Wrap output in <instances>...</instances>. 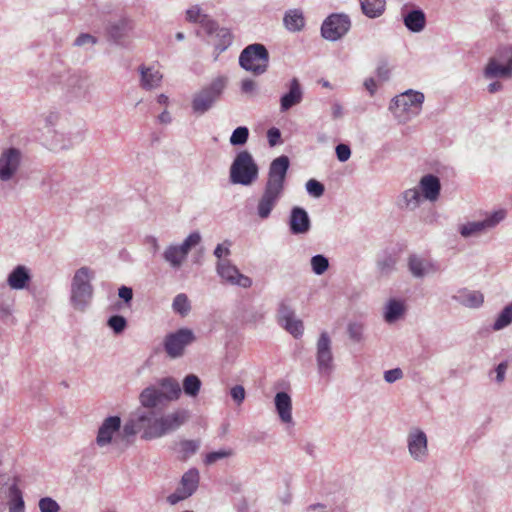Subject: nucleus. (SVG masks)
I'll return each instance as SVG.
<instances>
[{
    "label": "nucleus",
    "instance_id": "f257e3e1",
    "mask_svg": "<svg viewBox=\"0 0 512 512\" xmlns=\"http://www.w3.org/2000/svg\"><path fill=\"white\" fill-rule=\"evenodd\" d=\"M165 408L138 409L124 424V434L133 436L142 432V438L145 440L157 439L177 430L189 418V411L186 409L164 414Z\"/></svg>",
    "mask_w": 512,
    "mask_h": 512
},
{
    "label": "nucleus",
    "instance_id": "f03ea898",
    "mask_svg": "<svg viewBox=\"0 0 512 512\" xmlns=\"http://www.w3.org/2000/svg\"><path fill=\"white\" fill-rule=\"evenodd\" d=\"M290 161L285 155L275 158L269 165L268 177L257 200L256 215L261 220L271 216L284 195L286 176Z\"/></svg>",
    "mask_w": 512,
    "mask_h": 512
},
{
    "label": "nucleus",
    "instance_id": "7ed1b4c3",
    "mask_svg": "<svg viewBox=\"0 0 512 512\" xmlns=\"http://www.w3.org/2000/svg\"><path fill=\"white\" fill-rule=\"evenodd\" d=\"M182 389L180 383L173 377H163L155 385L144 388L139 395L142 408L167 407L180 398Z\"/></svg>",
    "mask_w": 512,
    "mask_h": 512
},
{
    "label": "nucleus",
    "instance_id": "20e7f679",
    "mask_svg": "<svg viewBox=\"0 0 512 512\" xmlns=\"http://www.w3.org/2000/svg\"><path fill=\"white\" fill-rule=\"evenodd\" d=\"M228 79L220 75L214 78L208 85L194 93L191 101L193 114L201 116L208 112L220 99L227 86Z\"/></svg>",
    "mask_w": 512,
    "mask_h": 512
},
{
    "label": "nucleus",
    "instance_id": "39448f33",
    "mask_svg": "<svg viewBox=\"0 0 512 512\" xmlns=\"http://www.w3.org/2000/svg\"><path fill=\"white\" fill-rule=\"evenodd\" d=\"M259 177V167L247 150L238 152L230 166L229 180L232 184L251 186Z\"/></svg>",
    "mask_w": 512,
    "mask_h": 512
},
{
    "label": "nucleus",
    "instance_id": "423d86ee",
    "mask_svg": "<svg viewBox=\"0 0 512 512\" xmlns=\"http://www.w3.org/2000/svg\"><path fill=\"white\" fill-rule=\"evenodd\" d=\"M92 278L93 272L90 268L81 267L76 270L70 291V302L75 310L84 311L90 305L93 297Z\"/></svg>",
    "mask_w": 512,
    "mask_h": 512
},
{
    "label": "nucleus",
    "instance_id": "0eeeda50",
    "mask_svg": "<svg viewBox=\"0 0 512 512\" xmlns=\"http://www.w3.org/2000/svg\"><path fill=\"white\" fill-rule=\"evenodd\" d=\"M239 65L254 75H261L268 69L269 52L263 44H250L241 51Z\"/></svg>",
    "mask_w": 512,
    "mask_h": 512
},
{
    "label": "nucleus",
    "instance_id": "6e6552de",
    "mask_svg": "<svg viewBox=\"0 0 512 512\" xmlns=\"http://www.w3.org/2000/svg\"><path fill=\"white\" fill-rule=\"evenodd\" d=\"M424 99L422 92L409 89L393 98L390 110L398 117L410 119L420 114Z\"/></svg>",
    "mask_w": 512,
    "mask_h": 512
},
{
    "label": "nucleus",
    "instance_id": "1a4fd4ad",
    "mask_svg": "<svg viewBox=\"0 0 512 512\" xmlns=\"http://www.w3.org/2000/svg\"><path fill=\"white\" fill-rule=\"evenodd\" d=\"M23 152L16 147L4 148L0 153V182L9 183L17 178L23 164Z\"/></svg>",
    "mask_w": 512,
    "mask_h": 512
},
{
    "label": "nucleus",
    "instance_id": "9d476101",
    "mask_svg": "<svg viewBox=\"0 0 512 512\" xmlns=\"http://www.w3.org/2000/svg\"><path fill=\"white\" fill-rule=\"evenodd\" d=\"M195 340V334L191 329L180 328L165 336L163 347L169 358L177 359L184 355L185 349Z\"/></svg>",
    "mask_w": 512,
    "mask_h": 512
},
{
    "label": "nucleus",
    "instance_id": "9b49d317",
    "mask_svg": "<svg viewBox=\"0 0 512 512\" xmlns=\"http://www.w3.org/2000/svg\"><path fill=\"white\" fill-rule=\"evenodd\" d=\"M316 362L321 376L329 377L332 374L334 370L332 341L326 331L320 334L316 343Z\"/></svg>",
    "mask_w": 512,
    "mask_h": 512
},
{
    "label": "nucleus",
    "instance_id": "f8f14e48",
    "mask_svg": "<svg viewBox=\"0 0 512 512\" xmlns=\"http://www.w3.org/2000/svg\"><path fill=\"white\" fill-rule=\"evenodd\" d=\"M406 444L410 457L419 463H424L428 459V437L419 427H412L407 434Z\"/></svg>",
    "mask_w": 512,
    "mask_h": 512
},
{
    "label": "nucleus",
    "instance_id": "ddd939ff",
    "mask_svg": "<svg viewBox=\"0 0 512 512\" xmlns=\"http://www.w3.org/2000/svg\"><path fill=\"white\" fill-rule=\"evenodd\" d=\"M8 498L9 512H25V503L16 480L6 475L0 476V500Z\"/></svg>",
    "mask_w": 512,
    "mask_h": 512
},
{
    "label": "nucleus",
    "instance_id": "4468645a",
    "mask_svg": "<svg viewBox=\"0 0 512 512\" xmlns=\"http://www.w3.org/2000/svg\"><path fill=\"white\" fill-rule=\"evenodd\" d=\"M351 21L345 14H332L328 16L321 26L323 38L329 41H337L350 29Z\"/></svg>",
    "mask_w": 512,
    "mask_h": 512
},
{
    "label": "nucleus",
    "instance_id": "2eb2a0df",
    "mask_svg": "<svg viewBox=\"0 0 512 512\" xmlns=\"http://www.w3.org/2000/svg\"><path fill=\"white\" fill-rule=\"evenodd\" d=\"M278 324L295 338H300L304 332L302 320L296 317L294 310L287 304L281 303L277 311Z\"/></svg>",
    "mask_w": 512,
    "mask_h": 512
},
{
    "label": "nucleus",
    "instance_id": "dca6fc26",
    "mask_svg": "<svg viewBox=\"0 0 512 512\" xmlns=\"http://www.w3.org/2000/svg\"><path fill=\"white\" fill-rule=\"evenodd\" d=\"M217 274L223 281L237 285L242 288H249L252 285V280L240 273L236 266L232 265L228 260H220L216 266Z\"/></svg>",
    "mask_w": 512,
    "mask_h": 512
},
{
    "label": "nucleus",
    "instance_id": "f3484780",
    "mask_svg": "<svg viewBox=\"0 0 512 512\" xmlns=\"http://www.w3.org/2000/svg\"><path fill=\"white\" fill-rule=\"evenodd\" d=\"M505 61L497 57L489 59L483 75L486 79L509 78L512 75V49L505 50Z\"/></svg>",
    "mask_w": 512,
    "mask_h": 512
},
{
    "label": "nucleus",
    "instance_id": "a211bd4d",
    "mask_svg": "<svg viewBox=\"0 0 512 512\" xmlns=\"http://www.w3.org/2000/svg\"><path fill=\"white\" fill-rule=\"evenodd\" d=\"M121 428V418L119 416H109L104 419L100 425L97 436L96 444L99 447H105L112 443L113 437L119 432Z\"/></svg>",
    "mask_w": 512,
    "mask_h": 512
},
{
    "label": "nucleus",
    "instance_id": "6ab92c4d",
    "mask_svg": "<svg viewBox=\"0 0 512 512\" xmlns=\"http://www.w3.org/2000/svg\"><path fill=\"white\" fill-rule=\"evenodd\" d=\"M288 91L280 98V111L286 112L292 107L300 104L303 100V89L297 78L291 79L287 83Z\"/></svg>",
    "mask_w": 512,
    "mask_h": 512
},
{
    "label": "nucleus",
    "instance_id": "aec40b11",
    "mask_svg": "<svg viewBox=\"0 0 512 512\" xmlns=\"http://www.w3.org/2000/svg\"><path fill=\"white\" fill-rule=\"evenodd\" d=\"M311 228V220L302 207H293L289 217V229L293 235L306 234Z\"/></svg>",
    "mask_w": 512,
    "mask_h": 512
},
{
    "label": "nucleus",
    "instance_id": "412c9836",
    "mask_svg": "<svg viewBox=\"0 0 512 512\" xmlns=\"http://www.w3.org/2000/svg\"><path fill=\"white\" fill-rule=\"evenodd\" d=\"M418 190L421 197L430 202H436L439 199L441 183L437 176L433 174L424 175L418 184Z\"/></svg>",
    "mask_w": 512,
    "mask_h": 512
},
{
    "label": "nucleus",
    "instance_id": "4be33fe9",
    "mask_svg": "<svg viewBox=\"0 0 512 512\" xmlns=\"http://www.w3.org/2000/svg\"><path fill=\"white\" fill-rule=\"evenodd\" d=\"M408 268L415 278H423L438 271L436 263L421 258L417 255H411L408 259Z\"/></svg>",
    "mask_w": 512,
    "mask_h": 512
},
{
    "label": "nucleus",
    "instance_id": "5701e85b",
    "mask_svg": "<svg viewBox=\"0 0 512 512\" xmlns=\"http://www.w3.org/2000/svg\"><path fill=\"white\" fill-rule=\"evenodd\" d=\"M452 299L458 304L470 308V309H478L484 303V295L480 291L470 290L467 288H462L458 290L453 296Z\"/></svg>",
    "mask_w": 512,
    "mask_h": 512
},
{
    "label": "nucleus",
    "instance_id": "b1692460",
    "mask_svg": "<svg viewBox=\"0 0 512 512\" xmlns=\"http://www.w3.org/2000/svg\"><path fill=\"white\" fill-rule=\"evenodd\" d=\"M64 78L65 86L74 93L86 92L89 88V77L84 72H73L64 76L52 75L51 79Z\"/></svg>",
    "mask_w": 512,
    "mask_h": 512
},
{
    "label": "nucleus",
    "instance_id": "393cba45",
    "mask_svg": "<svg viewBox=\"0 0 512 512\" xmlns=\"http://www.w3.org/2000/svg\"><path fill=\"white\" fill-rule=\"evenodd\" d=\"M31 279L30 270L24 265H18L8 274L7 284L13 290H24Z\"/></svg>",
    "mask_w": 512,
    "mask_h": 512
},
{
    "label": "nucleus",
    "instance_id": "a878e982",
    "mask_svg": "<svg viewBox=\"0 0 512 512\" xmlns=\"http://www.w3.org/2000/svg\"><path fill=\"white\" fill-rule=\"evenodd\" d=\"M132 29L133 22L127 17H121L108 25L107 33L116 44H121Z\"/></svg>",
    "mask_w": 512,
    "mask_h": 512
},
{
    "label": "nucleus",
    "instance_id": "bb28decb",
    "mask_svg": "<svg viewBox=\"0 0 512 512\" xmlns=\"http://www.w3.org/2000/svg\"><path fill=\"white\" fill-rule=\"evenodd\" d=\"M275 409L283 423L292 422V400L288 393L278 392L274 398Z\"/></svg>",
    "mask_w": 512,
    "mask_h": 512
},
{
    "label": "nucleus",
    "instance_id": "cd10ccee",
    "mask_svg": "<svg viewBox=\"0 0 512 512\" xmlns=\"http://www.w3.org/2000/svg\"><path fill=\"white\" fill-rule=\"evenodd\" d=\"M421 194L417 187L403 191L398 197V206L401 209L414 211L420 206Z\"/></svg>",
    "mask_w": 512,
    "mask_h": 512
},
{
    "label": "nucleus",
    "instance_id": "c85d7f7f",
    "mask_svg": "<svg viewBox=\"0 0 512 512\" xmlns=\"http://www.w3.org/2000/svg\"><path fill=\"white\" fill-rule=\"evenodd\" d=\"M285 28L290 32H299L305 26V18L300 9H290L283 17Z\"/></svg>",
    "mask_w": 512,
    "mask_h": 512
},
{
    "label": "nucleus",
    "instance_id": "c756f323",
    "mask_svg": "<svg viewBox=\"0 0 512 512\" xmlns=\"http://www.w3.org/2000/svg\"><path fill=\"white\" fill-rule=\"evenodd\" d=\"M405 312L404 302L398 299H390L384 306L383 317L387 323L399 320Z\"/></svg>",
    "mask_w": 512,
    "mask_h": 512
},
{
    "label": "nucleus",
    "instance_id": "7c9ffc66",
    "mask_svg": "<svg viewBox=\"0 0 512 512\" xmlns=\"http://www.w3.org/2000/svg\"><path fill=\"white\" fill-rule=\"evenodd\" d=\"M186 20L193 23H200L208 33H213L216 29V23L206 14H203L198 6H193L186 11Z\"/></svg>",
    "mask_w": 512,
    "mask_h": 512
},
{
    "label": "nucleus",
    "instance_id": "2f4dec72",
    "mask_svg": "<svg viewBox=\"0 0 512 512\" xmlns=\"http://www.w3.org/2000/svg\"><path fill=\"white\" fill-rule=\"evenodd\" d=\"M199 480V471L196 468H191L183 474L179 488L184 491V496H191L197 490Z\"/></svg>",
    "mask_w": 512,
    "mask_h": 512
},
{
    "label": "nucleus",
    "instance_id": "473e14b6",
    "mask_svg": "<svg viewBox=\"0 0 512 512\" xmlns=\"http://www.w3.org/2000/svg\"><path fill=\"white\" fill-rule=\"evenodd\" d=\"M425 23V14L420 9L412 10L404 16V24L411 32H421L425 27Z\"/></svg>",
    "mask_w": 512,
    "mask_h": 512
},
{
    "label": "nucleus",
    "instance_id": "72a5a7b5",
    "mask_svg": "<svg viewBox=\"0 0 512 512\" xmlns=\"http://www.w3.org/2000/svg\"><path fill=\"white\" fill-rule=\"evenodd\" d=\"M164 260L173 269H179L187 258V255L177 246V244L169 245L164 253Z\"/></svg>",
    "mask_w": 512,
    "mask_h": 512
},
{
    "label": "nucleus",
    "instance_id": "f704fd0d",
    "mask_svg": "<svg viewBox=\"0 0 512 512\" xmlns=\"http://www.w3.org/2000/svg\"><path fill=\"white\" fill-rule=\"evenodd\" d=\"M363 14L368 18L380 17L386 8V0H359Z\"/></svg>",
    "mask_w": 512,
    "mask_h": 512
},
{
    "label": "nucleus",
    "instance_id": "c9c22d12",
    "mask_svg": "<svg viewBox=\"0 0 512 512\" xmlns=\"http://www.w3.org/2000/svg\"><path fill=\"white\" fill-rule=\"evenodd\" d=\"M141 74V86L146 90H151L159 86L162 74L153 68H146L141 66L139 68Z\"/></svg>",
    "mask_w": 512,
    "mask_h": 512
},
{
    "label": "nucleus",
    "instance_id": "e433bc0d",
    "mask_svg": "<svg viewBox=\"0 0 512 512\" xmlns=\"http://www.w3.org/2000/svg\"><path fill=\"white\" fill-rule=\"evenodd\" d=\"M202 382L200 378L195 374H188L182 381V391L190 398L198 396L201 389Z\"/></svg>",
    "mask_w": 512,
    "mask_h": 512
},
{
    "label": "nucleus",
    "instance_id": "4c0bfd02",
    "mask_svg": "<svg viewBox=\"0 0 512 512\" xmlns=\"http://www.w3.org/2000/svg\"><path fill=\"white\" fill-rule=\"evenodd\" d=\"M458 232L463 238H470L473 236H479L486 231L484 224L481 221H471L464 224L459 225Z\"/></svg>",
    "mask_w": 512,
    "mask_h": 512
},
{
    "label": "nucleus",
    "instance_id": "58836bf2",
    "mask_svg": "<svg viewBox=\"0 0 512 512\" xmlns=\"http://www.w3.org/2000/svg\"><path fill=\"white\" fill-rule=\"evenodd\" d=\"M512 324V302L506 305L492 324L493 331H500Z\"/></svg>",
    "mask_w": 512,
    "mask_h": 512
},
{
    "label": "nucleus",
    "instance_id": "ea45409f",
    "mask_svg": "<svg viewBox=\"0 0 512 512\" xmlns=\"http://www.w3.org/2000/svg\"><path fill=\"white\" fill-rule=\"evenodd\" d=\"M191 302L185 293L177 294L172 302V310L181 317H186L191 311Z\"/></svg>",
    "mask_w": 512,
    "mask_h": 512
},
{
    "label": "nucleus",
    "instance_id": "a19ab883",
    "mask_svg": "<svg viewBox=\"0 0 512 512\" xmlns=\"http://www.w3.org/2000/svg\"><path fill=\"white\" fill-rule=\"evenodd\" d=\"M507 215L506 210L499 209L490 214H487L486 217L482 220L486 231L495 228L500 222H502Z\"/></svg>",
    "mask_w": 512,
    "mask_h": 512
},
{
    "label": "nucleus",
    "instance_id": "79ce46f5",
    "mask_svg": "<svg viewBox=\"0 0 512 512\" xmlns=\"http://www.w3.org/2000/svg\"><path fill=\"white\" fill-rule=\"evenodd\" d=\"M364 330V324L361 322H350L347 325L348 336L355 343H360L364 340Z\"/></svg>",
    "mask_w": 512,
    "mask_h": 512
},
{
    "label": "nucleus",
    "instance_id": "37998d69",
    "mask_svg": "<svg viewBox=\"0 0 512 512\" xmlns=\"http://www.w3.org/2000/svg\"><path fill=\"white\" fill-rule=\"evenodd\" d=\"M249 138V129L246 126L237 127L230 136V144L232 146H242Z\"/></svg>",
    "mask_w": 512,
    "mask_h": 512
},
{
    "label": "nucleus",
    "instance_id": "c03bdc74",
    "mask_svg": "<svg viewBox=\"0 0 512 512\" xmlns=\"http://www.w3.org/2000/svg\"><path fill=\"white\" fill-rule=\"evenodd\" d=\"M396 259L391 255H385L377 260V269L381 275H389L394 271Z\"/></svg>",
    "mask_w": 512,
    "mask_h": 512
},
{
    "label": "nucleus",
    "instance_id": "a18cd8bd",
    "mask_svg": "<svg viewBox=\"0 0 512 512\" xmlns=\"http://www.w3.org/2000/svg\"><path fill=\"white\" fill-rule=\"evenodd\" d=\"M311 268L316 275H322L329 268L328 258L317 254L311 258Z\"/></svg>",
    "mask_w": 512,
    "mask_h": 512
},
{
    "label": "nucleus",
    "instance_id": "49530a36",
    "mask_svg": "<svg viewBox=\"0 0 512 512\" xmlns=\"http://www.w3.org/2000/svg\"><path fill=\"white\" fill-rule=\"evenodd\" d=\"M108 327L117 335L127 328V320L121 315H113L107 320Z\"/></svg>",
    "mask_w": 512,
    "mask_h": 512
},
{
    "label": "nucleus",
    "instance_id": "de8ad7c7",
    "mask_svg": "<svg viewBox=\"0 0 512 512\" xmlns=\"http://www.w3.org/2000/svg\"><path fill=\"white\" fill-rule=\"evenodd\" d=\"M201 242V235L199 232H192L189 234L181 244L177 246L188 256L190 250Z\"/></svg>",
    "mask_w": 512,
    "mask_h": 512
},
{
    "label": "nucleus",
    "instance_id": "09e8293b",
    "mask_svg": "<svg viewBox=\"0 0 512 512\" xmlns=\"http://www.w3.org/2000/svg\"><path fill=\"white\" fill-rule=\"evenodd\" d=\"M233 455L232 449H220L218 451L209 452L206 454L204 463L206 465H212L219 460L229 458Z\"/></svg>",
    "mask_w": 512,
    "mask_h": 512
},
{
    "label": "nucleus",
    "instance_id": "8fccbe9b",
    "mask_svg": "<svg viewBox=\"0 0 512 512\" xmlns=\"http://www.w3.org/2000/svg\"><path fill=\"white\" fill-rule=\"evenodd\" d=\"M40 512H59L60 505L51 497H43L38 502Z\"/></svg>",
    "mask_w": 512,
    "mask_h": 512
},
{
    "label": "nucleus",
    "instance_id": "3c124183",
    "mask_svg": "<svg viewBox=\"0 0 512 512\" xmlns=\"http://www.w3.org/2000/svg\"><path fill=\"white\" fill-rule=\"evenodd\" d=\"M306 190L309 195L319 198L324 194L325 188L322 183L315 179H310L306 183Z\"/></svg>",
    "mask_w": 512,
    "mask_h": 512
},
{
    "label": "nucleus",
    "instance_id": "603ef678",
    "mask_svg": "<svg viewBox=\"0 0 512 512\" xmlns=\"http://www.w3.org/2000/svg\"><path fill=\"white\" fill-rule=\"evenodd\" d=\"M199 446L200 443L196 440H183L180 442V448L184 458L195 454L199 449Z\"/></svg>",
    "mask_w": 512,
    "mask_h": 512
},
{
    "label": "nucleus",
    "instance_id": "864d4df0",
    "mask_svg": "<svg viewBox=\"0 0 512 512\" xmlns=\"http://www.w3.org/2000/svg\"><path fill=\"white\" fill-rule=\"evenodd\" d=\"M214 31H217V37L220 38V43L217 45V48L220 51H224L232 43V34L226 28H216Z\"/></svg>",
    "mask_w": 512,
    "mask_h": 512
},
{
    "label": "nucleus",
    "instance_id": "5fc2aeb1",
    "mask_svg": "<svg viewBox=\"0 0 512 512\" xmlns=\"http://www.w3.org/2000/svg\"><path fill=\"white\" fill-rule=\"evenodd\" d=\"M98 42L97 38L89 33H81L74 40L73 45L76 47H92Z\"/></svg>",
    "mask_w": 512,
    "mask_h": 512
},
{
    "label": "nucleus",
    "instance_id": "6e6d98bb",
    "mask_svg": "<svg viewBox=\"0 0 512 512\" xmlns=\"http://www.w3.org/2000/svg\"><path fill=\"white\" fill-rule=\"evenodd\" d=\"M230 395L233 401L240 405L245 399L246 392L242 385H235L230 389Z\"/></svg>",
    "mask_w": 512,
    "mask_h": 512
},
{
    "label": "nucleus",
    "instance_id": "4d7b16f0",
    "mask_svg": "<svg viewBox=\"0 0 512 512\" xmlns=\"http://www.w3.org/2000/svg\"><path fill=\"white\" fill-rule=\"evenodd\" d=\"M336 156L340 162H346L351 156V149L346 144H338L335 148Z\"/></svg>",
    "mask_w": 512,
    "mask_h": 512
},
{
    "label": "nucleus",
    "instance_id": "13d9d810",
    "mask_svg": "<svg viewBox=\"0 0 512 512\" xmlns=\"http://www.w3.org/2000/svg\"><path fill=\"white\" fill-rule=\"evenodd\" d=\"M264 319V313L260 310L253 309L247 311L244 315V320L246 323L256 324Z\"/></svg>",
    "mask_w": 512,
    "mask_h": 512
},
{
    "label": "nucleus",
    "instance_id": "bf43d9fd",
    "mask_svg": "<svg viewBox=\"0 0 512 512\" xmlns=\"http://www.w3.org/2000/svg\"><path fill=\"white\" fill-rule=\"evenodd\" d=\"M403 377V372L400 368L390 369L384 372V380L387 383H394Z\"/></svg>",
    "mask_w": 512,
    "mask_h": 512
},
{
    "label": "nucleus",
    "instance_id": "052dcab7",
    "mask_svg": "<svg viewBox=\"0 0 512 512\" xmlns=\"http://www.w3.org/2000/svg\"><path fill=\"white\" fill-rule=\"evenodd\" d=\"M268 143L271 147L279 144L281 139V132L278 128L272 127L267 131Z\"/></svg>",
    "mask_w": 512,
    "mask_h": 512
},
{
    "label": "nucleus",
    "instance_id": "680f3d73",
    "mask_svg": "<svg viewBox=\"0 0 512 512\" xmlns=\"http://www.w3.org/2000/svg\"><path fill=\"white\" fill-rule=\"evenodd\" d=\"M256 88H257L256 82L249 78H246V79L242 80V82H241V91L244 94L254 95L256 92Z\"/></svg>",
    "mask_w": 512,
    "mask_h": 512
},
{
    "label": "nucleus",
    "instance_id": "e2e57ef3",
    "mask_svg": "<svg viewBox=\"0 0 512 512\" xmlns=\"http://www.w3.org/2000/svg\"><path fill=\"white\" fill-rule=\"evenodd\" d=\"M118 296L127 304H129L133 298V290L127 286H121L118 289Z\"/></svg>",
    "mask_w": 512,
    "mask_h": 512
},
{
    "label": "nucleus",
    "instance_id": "0e129e2a",
    "mask_svg": "<svg viewBox=\"0 0 512 512\" xmlns=\"http://www.w3.org/2000/svg\"><path fill=\"white\" fill-rule=\"evenodd\" d=\"M189 496H184V491H182L181 488H177V490L170 494L167 498V501L171 504V505H175L177 504L178 502L188 498Z\"/></svg>",
    "mask_w": 512,
    "mask_h": 512
},
{
    "label": "nucleus",
    "instance_id": "69168bd1",
    "mask_svg": "<svg viewBox=\"0 0 512 512\" xmlns=\"http://www.w3.org/2000/svg\"><path fill=\"white\" fill-rule=\"evenodd\" d=\"M507 363L505 362H501L500 364L497 365V367L495 368V373H496V376H495V381L497 383H502L505 379V374H506V371H507Z\"/></svg>",
    "mask_w": 512,
    "mask_h": 512
},
{
    "label": "nucleus",
    "instance_id": "338daca9",
    "mask_svg": "<svg viewBox=\"0 0 512 512\" xmlns=\"http://www.w3.org/2000/svg\"><path fill=\"white\" fill-rule=\"evenodd\" d=\"M376 73L380 81H387L390 77V69L385 63L378 66Z\"/></svg>",
    "mask_w": 512,
    "mask_h": 512
},
{
    "label": "nucleus",
    "instance_id": "774afa93",
    "mask_svg": "<svg viewBox=\"0 0 512 512\" xmlns=\"http://www.w3.org/2000/svg\"><path fill=\"white\" fill-rule=\"evenodd\" d=\"M331 115H332V118L334 120L340 119V118L343 117L344 110H343L342 105L339 102L335 101V102L332 103V105H331Z\"/></svg>",
    "mask_w": 512,
    "mask_h": 512
}]
</instances>
